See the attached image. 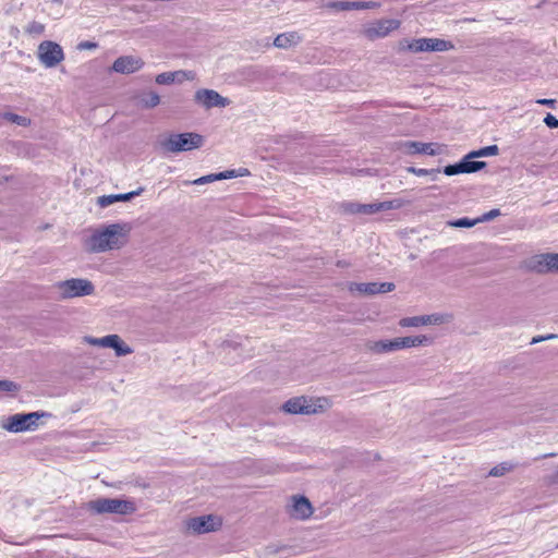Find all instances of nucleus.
Instances as JSON below:
<instances>
[{
  "label": "nucleus",
  "instance_id": "nucleus-33",
  "mask_svg": "<svg viewBox=\"0 0 558 558\" xmlns=\"http://www.w3.org/2000/svg\"><path fill=\"white\" fill-rule=\"evenodd\" d=\"M498 216H500V210L492 209L488 213H485L482 216H480L478 220H480V222H486V221H490V220L497 218Z\"/></svg>",
  "mask_w": 558,
  "mask_h": 558
},
{
  "label": "nucleus",
  "instance_id": "nucleus-46",
  "mask_svg": "<svg viewBox=\"0 0 558 558\" xmlns=\"http://www.w3.org/2000/svg\"><path fill=\"white\" fill-rule=\"evenodd\" d=\"M555 477H556V481H558V472L556 473Z\"/></svg>",
  "mask_w": 558,
  "mask_h": 558
},
{
  "label": "nucleus",
  "instance_id": "nucleus-44",
  "mask_svg": "<svg viewBox=\"0 0 558 558\" xmlns=\"http://www.w3.org/2000/svg\"><path fill=\"white\" fill-rule=\"evenodd\" d=\"M83 46L86 47V48H94V47H96V44H94V43H85V44H83Z\"/></svg>",
  "mask_w": 558,
  "mask_h": 558
},
{
  "label": "nucleus",
  "instance_id": "nucleus-39",
  "mask_svg": "<svg viewBox=\"0 0 558 558\" xmlns=\"http://www.w3.org/2000/svg\"><path fill=\"white\" fill-rule=\"evenodd\" d=\"M359 204H354V203H349V204H344L343 207L345 208L347 211L349 213H353V214H360L357 210H356V206Z\"/></svg>",
  "mask_w": 558,
  "mask_h": 558
},
{
  "label": "nucleus",
  "instance_id": "nucleus-36",
  "mask_svg": "<svg viewBox=\"0 0 558 558\" xmlns=\"http://www.w3.org/2000/svg\"><path fill=\"white\" fill-rule=\"evenodd\" d=\"M328 7L342 11L352 10L351 2H333L330 3Z\"/></svg>",
  "mask_w": 558,
  "mask_h": 558
},
{
  "label": "nucleus",
  "instance_id": "nucleus-41",
  "mask_svg": "<svg viewBox=\"0 0 558 558\" xmlns=\"http://www.w3.org/2000/svg\"><path fill=\"white\" fill-rule=\"evenodd\" d=\"M352 10H364L366 9L365 2H351Z\"/></svg>",
  "mask_w": 558,
  "mask_h": 558
},
{
  "label": "nucleus",
  "instance_id": "nucleus-40",
  "mask_svg": "<svg viewBox=\"0 0 558 558\" xmlns=\"http://www.w3.org/2000/svg\"><path fill=\"white\" fill-rule=\"evenodd\" d=\"M536 102L539 104V105L554 107L555 104H556V100H554V99H545L544 98V99H538Z\"/></svg>",
  "mask_w": 558,
  "mask_h": 558
},
{
  "label": "nucleus",
  "instance_id": "nucleus-7",
  "mask_svg": "<svg viewBox=\"0 0 558 558\" xmlns=\"http://www.w3.org/2000/svg\"><path fill=\"white\" fill-rule=\"evenodd\" d=\"M38 59L46 68H53L64 59V53L60 45L45 40L38 46Z\"/></svg>",
  "mask_w": 558,
  "mask_h": 558
},
{
  "label": "nucleus",
  "instance_id": "nucleus-37",
  "mask_svg": "<svg viewBox=\"0 0 558 558\" xmlns=\"http://www.w3.org/2000/svg\"><path fill=\"white\" fill-rule=\"evenodd\" d=\"M544 123L548 126V128H558V119H556L553 114L550 113H547V116L544 118Z\"/></svg>",
  "mask_w": 558,
  "mask_h": 558
},
{
  "label": "nucleus",
  "instance_id": "nucleus-35",
  "mask_svg": "<svg viewBox=\"0 0 558 558\" xmlns=\"http://www.w3.org/2000/svg\"><path fill=\"white\" fill-rule=\"evenodd\" d=\"M144 101H145L146 107L153 108V107H156L160 102V98H159L158 94L150 93Z\"/></svg>",
  "mask_w": 558,
  "mask_h": 558
},
{
  "label": "nucleus",
  "instance_id": "nucleus-45",
  "mask_svg": "<svg viewBox=\"0 0 558 558\" xmlns=\"http://www.w3.org/2000/svg\"><path fill=\"white\" fill-rule=\"evenodd\" d=\"M556 456H557V453L550 452V453L544 454L543 458H553V457H556Z\"/></svg>",
  "mask_w": 558,
  "mask_h": 558
},
{
  "label": "nucleus",
  "instance_id": "nucleus-5",
  "mask_svg": "<svg viewBox=\"0 0 558 558\" xmlns=\"http://www.w3.org/2000/svg\"><path fill=\"white\" fill-rule=\"evenodd\" d=\"M427 342L428 339L425 336L401 337L393 340L377 341L373 344L372 350L377 353H381L397 351L404 348L420 347Z\"/></svg>",
  "mask_w": 558,
  "mask_h": 558
},
{
  "label": "nucleus",
  "instance_id": "nucleus-32",
  "mask_svg": "<svg viewBox=\"0 0 558 558\" xmlns=\"http://www.w3.org/2000/svg\"><path fill=\"white\" fill-rule=\"evenodd\" d=\"M477 223H480L478 217L474 218V219H470V218L456 219V228H471Z\"/></svg>",
  "mask_w": 558,
  "mask_h": 558
},
{
  "label": "nucleus",
  "instance_id": "nucleus-2",
  "mask_svg": "<svg viewBox=\"0 0 558 558\" xmlns=\"http://www.w3.org/2000/svg\"><path fill=\"white\" fill-rule=\"evenodd\" d=\"M118 225H111L104 231L94 233L89 239V246L93 252H105L118 248L122 245V236Z\"/></svg>",
  "mask_w": 558,
  "mask_h": 558
},
{
  "label": "nucleus",
  "instance_id": "nucleus-18",
  "mask_svg": "<svg viewBox=\"0 0 558 558\" xmlns=\"http://www.w3.org/2000/svg\"><path fill=\"white\" fill-rule=\"evenodd\" d=\"M289 512L295 519L305 520L312 515L313 508L307 498L303 496L293 497V505Z\"/></svg>",
  "mask_w": 558,
  "mask_h": 558
},
{
  "label": "nucleus",
  "instance_id": "nucleus-34",
  "mask_svg": "<svg viewBox=\"0 0 558 558\" xmlns=\"http://www.w3.org/2000/svg\"><path fill=\"white\" fill-rule=\"evenodd\" d=\"M17 389V386L13 381L0 380V391L12 392L16 391Z\"/></svg>",
  "mask_w": 558,
  "mask_h": 558
},
{
  "label": "nucleus",
  "instance_id": "nucleus-9",
  "mask_svg": "<svg viewBox=\"0 0 558 558\" xmlns=\"http://www.w3.org/2000/svg\"><path fill=\"white\" fill-rule=\"evenodd\" d=\"M530 268L538 274L558 272V253H543L530 259Z\"/></svg>",
  "mask_w": 558,
  "mask_h": 558
},
{
  "label": "nucleus",
  "instance_id": "nucleus-6",
  "mask_svg": "<svg viewBox=\"0 0 558 558\" xmlns=\"http://www.w3.org/2000/svg\"><path fill=\"white\" fill-rule=\"evenodd\" d=\"M47 415L41 412H32L27 414H14L8 418L4 428L9 432L20 433L25 430H34L38 426V420Z\"/></svg>",
  "mask_w": 558,
  "mask_h": 558
},
{
  "label": "nucleus",
  "instance_id": "nucleus-12",
  "mask_svg": "<svg viewBox=\"0 0 558 558\" xmlns=\"http://www.w3.org/2000/svg\"><path fill=\"white\" fill-rule=\"evenodd\" d=\"M87 341L94 345L112 348L118 356L128 355L133 352L118 335H109L102 338H87Z\"/></svg>",
  "mask_w": 558,
  "mask_h": 558
},
{
  "label": "nucleus",
  "instance_id": "nucleus-22",
  "mask_svg": "<svg viewBox=\"0 0 558 558\" xmlns=\"http://www.w3.org/2000/svg\"><path fill=\"white\" fill-rule=\"evenodd\" d=\"M140 192H130L125 194H111L104 195L98 198V205L100 207H107L116 202H126L130 201L134 195H138Z\"/></svg>",
  "mask_w": 558,
  "mask_h": 558
},
{
  "label": "nucleus",
  "instance_id": "nucleus-26",
  "mask_svg": "<svg viewBox=\"0 0 558 558\" xmlns=\"http://www.w3.org/2000/svg\"><path fill=\"white\" fill-rule=\"evenodd\" d=\"M515 468V464L511 463V462H501L499 463L498 465L494 466L490 471H489V476H494V477H500V476H504L505 474L513 471Z\"/></svg>",
  "mask_w": 558,
  "mask_h": 558
},
{
  "label": "nucleus",
  "instance_id": "nucleus-38",
  "mask_svg": "<svg viewBox=\"0 0 558 558\" xmlns=\"http://www.w3.org/2000/svg\"><path fill=\"white\" fill-rule=\"evenodd\" d=\"M555 338H558V335L549 333L547 336H538V337H534L532 339L531 343L534 344V343H538L544 340H549V339H555Z\"/></svg>",
  "mask_w": 558,
  "mask_h": 558
},
{
  "label": "nucleus",
  "instance_id": "nucleus-17",
  "mask_svg": "<svg viewBox=\"0 0 558 558\" xmlns=\"http://www.w3.org/2000/svg\"><path fill=\"white\" fill-rule=\"evenodd\" d=\"M393 289L395 284L392 282L353 283L350 287L351 291H359L360 293L365 294L386 293L392 291Z\"/></svg>",
  "mask_w": 558,
  "mask_h": 558
},
{
  "label": "nucleus",
  "instance_id": "nucleus-8",
  "mask_svg": "<svg viewBox=\"0 0 558 558\" xmlns=\"http://www.w3.org/2000/svg\"><path fill=\"white\" fill-rule=\"evenodd\" d=\"M58 287L64 298L84 296L94 292V286L85 279L65 280L60 282Z\"/></svg>",
  "mask_w": 558,
  "mask_h": 558
},
{
  "label": "nucleus",
  "instance_id": "nucleus-21",
  "mask_svg": "<svg viewBox=\"0 0 558 558\" xmlns=\"http://www.w3.org/2000/svg\"><path fill=\"white\" fill-rule=\"evenodd\" d=\"M248 173H250V171L247 169H241L239 173H236L234 170H228V171H223V172H220L217 174L202 177V178L195 180L194 183L203 184L206 182H213L215 180L230 179V178H234L238 175H247Z\"/></svg>",
  "mask_w": 558,
  "mask_h": 558
},
{
  "label": "nucleus",
  "instance_id": "nucleus-13",
  "mask_svg": "<svg viewBox=\"0 0 558 558\" xmlns=\"http://www.w3.org/2000/svg\"><path fill=\"white\" fill-rule=\"evenodd\" d=\"M398 20H380L365 28L364 34L368 39L387 36L390 32L399 28Z\"/></svg>",
  "mask_w": 558,
  "mask_h": 558
},
{
  "label": "nucleus",
  "instance_id": "nucleus-15",
  "mask_svg": "<svg viewBox=\"0 0 558 558\" xmlns=\"http://www.w3.org/2000/svg\"><path fill=\"white\" fill-rule=\"evenodd\" d=\"M404 205L402 199H392L378 202L373 204H362L356 206V210L361 214L372 215L383 210H391L401 208Z\"/></svg>",
  "mask_w": 558,
  "mask_h": 558
},
{
  "label": "nucleus",
  "instance_id": "nucleus-29",
  "mask_svg": "<svg viewBox=\"0 0 558 558\" xmlns=\"http://www.w3.org/2000/svg\"><path fill=\"white\" fill-rule=\"evenodd\" d=\"M45 24L37 21H32L25 27V33L29 36H40L45 33Z\"/></svg>",
  "mask_w": 558,
  "mask_h": 558
},
{
  "label": "nucleus",
  "instance_id": "nucleus-27",
  "mask_svg": "<svg viewBox=\"0 0 558 558\" xmlns=\"http://www.w3.org/2000/svg\"><path fill=\"white\" fill-rule=\"evenodd\" d=\"M422 155H441L446 150V146L439 143H423Z\"/></svg>",
  "mask_w": 558,
  "mask_h": 558
},
{
  "label": "nucleus",
  "instance_id": "nucleus-31",
  "mask_svg": "<svg viewBox=\"0 0 558 558\" xmlns=\"http://www.w3.org/2000/svg\"><path fill=\"white\" fill-rule=\"evenodd\" d=\"M4 118L10 122H13V123H16V124L23 125V126H26L31 123V120L28 118L22 117V116L15 114V113H7L4 116Z\"/></svg>",
  "mask_w": 558,
  "mask_h": 558
},
{
  "label": "nucleus",
  "instance_id": "nucleus-3",
  "mask_svg": "<svg viewBox=\"0 0 558 558\" xmlns=\"http://www.w3.org/2000/svg\"><path fill=\"white\" fill-rule=\"evenodd\" d=\"M203 144V136L196 133H181L170 135L162 146L166 150L171 153L186 151L201 147Z\"/></svg>",
  "mask_w": 558,
  "mask_h": 558
},
{
  "label": "nucleus",
  "instance_id": "nucleus-19",
  "mask_svg": "<svg viewBox=\"0 0 558 558\" xmlns=\"http://www.w3.org/2000/svg\"><path fill=\"white\" fill-rule=\"evenodd\" d=\"M442 322H444V317L441 315L433 314V315L405 317V318H402L399 324L402 327H418V326H424V325L441 324Z\"/></svg>",
  "mask_w": 558,
  "mask_h": 558
},
{
  "label": "nucleus",
  "instance_id": "nucleus-30",
  "mask_svg": "<svg viewBox=\"0 0 558 558\" xmlns=\"http://www.w3.org/2000/svg\"><path fill=\"white\" fill-rule=\"evenodd\" d=\"M408 171L417 175V177H423V175H434L436 177L440 170L439 169H423V168H414V167H409L408 168Z\"/></svg>",
  "mask_w": 558,
  "mask_h": 558
},
{
  "label": "nucleus",
  "instance_id": "nucleus-43",
  "mask_svg": "<svg viewBox=\"0 0 558 558\" xmlns=\"http://www.w3.org/2000/svg\"><path fill=\"white\" fill-rule=\"evenodd\" d=\"M366 9H375L379 7V3L377 2H365Z\"/></svg>",
  "mask_w": 558,
  "mask_h": 558
},
{
  "label": "nucleus",
  "instance_id": "nucleus-14",
  "mask_svg": "<svg viewBox=\"0 0 558 558\" xmlns=\"http://www.w3.org/2000/svg\"><path fill=\"white\" fill-rule=\"evenodd\" d=\"M143 65L144 61L141 58L123 56L113 62L112 70L117 73L130 74L138 71Z\"/></svg>",
  "mask_w": 558,
  "mask_h": 558
},
{
  "label": "nucleus",
  "instance_id": "nucleus-42",
  "mask_svg": "<svg viewBox=\"0 0 558 558\" xmlns=\"http://www.w3.org/2000/svg\"><path fill=\"white\" fill-rule=\"evenodd\" d=\"M445 174L447 175H453V165H448L444 169Z\"/></svg>",
  "mask_w": 558,
  "mask_h": 558
},
{
  "label": "nucleus",
  "instance_id": "nucleus-25",
  "mask_svg": "<svg viewBox=\"0 0 558 558\" xmlns=\"http://www.w3.org/2000/svg\"><path fill=\"white\" fill-rule=\"evenodd\" d=\"M298 40L299 36L296 33H286L278 35L274 40V45L278 48H288Z\"/></svg>",
  "mask_w": 558,
  "mask_h": 558
},
{
  "label": "nucleus",
  "instance_id": "nucleus-20",
  "mask_svg": "<svg viewBox=\"0 0 558 558\" xmlns=\"http://www.w3.org/2000/svg\"><path fill=\"white\" fill-rule=\"evenodd\" d=\"M476 157H471V151L459 162L456 163V174L459 173H473L483 169L486 163L484 161L474 160Z\"/></svg>",
  "mask_w": 558,
  "mask_h": 558
},
{
  "label": "nucleus",
  "instance_id": "nucleus-16",
  "mask_svg": "<svg viewBox=\"0 0 558 558\" xmlns=\"http://www.w3.org/2000/svg\"><path fill=\"white\" fill-rule=\"evenodd\" d=\"M196 100L207 108L225 107L228 100L213 89H202L195 95Z\"/></svg>",
  "mask_w": 558,
  "mask_h": 558
},
{
  "label": "nucleus",
  "instance_id": "nucleus-10",
  "mask_svg": "<svg viewBox=\"0 0 558 558\" xmlns=\"http://www.w3.org/2000/svg\"><path fill=\"white\" fill-rule=\"evenodd\" d=\"M405 48L412 52L444 51L450 48V44L438 38H420L410 41Z\"/></svg>",
  "mask_w": 558,
  "mask_h": 558
},
{
  "label": "nucleus",
  "instance_id": "nucleus-1",
  "mask_svg": "<svg viewBox=\"0 0 558 558\" xmlns=\"http://www.w3.org/2000/svg\"><path fill=\"white\" fill-rule=\"evenodd\" d=\"M87 509L95 513L131 514L136 511V505L132 500L116 498H98L86 505Z\"/></svg>",
  "mask_w": 558,
  "mask_h": 558
},
{
  "label": "nucleus",
  "instance_id": "nucleus-23",
  "mask_svg": "<svg viewBox=\"0 0 558 558\" xmlns=\"http://www.w3.org/2000/svg\"><path fill=\"white\" fill-rule=\"evenodd\" d=\"M178 76H184L186 78H193L194 74L192 72H184V71H178V72H165L161 74H158L156 76V83L157 84H171L174 82L175 77Z\"/></svg>",
  "mask_w": 558,
  "mask_h": 558
},
{
  "label": "nucleus",
  "instance_id": "nucleus-28",
  "mask_svg": "<svg viewBox=\"0 0 558 558\" xmlns=\"http://www.w3.org/2000/svg\"><path fill=\"white\" fill-rule=\"evenodd\" d=\"M498 153H499V147L497 145H490V146H486V147H483L477 150H472L471 157L481 158V157H487V156H496V155H498Z\"/></svg>",
  "mask_w": 558,
  "mask_h": 558
},
{
  "label": "nucleus",
  "instance_id": "nucleus-24",
  "mask_svg": "<svg viewBox=\"0 0 558 558\" xmlns=\"http://www.w3.org/2000/svg\"><path fill=\"white\" fill-rule=\"evenodd\" d=\"M423 143L416 141H405L399 144V149L405 155H422Z\"/></svg>",
  "mask_w": 558,
  "mask_h": 558
},
{
  "label": "nucleus",
  "instance_id": "nucleus-4",
  "mask_svg": "<svg viewBox=\"0 0 558 558\" xmlns=\"http://www.w3.org/2000/svg\"><path fill=\"white\" fill-rule=\"evenodd\" d=\"M328 407L329 401L325 398H318L316 401H313L304 397H296L288 400L283 404V410L292 414H313Z\"/></svg>",
  "mask_w": 558,
  "mask_h": 558
},
{
  "label": "nucleus",
  "instance_id": "nucleus-11",
  "mask_svg": "<svg viewBox=\"0 0 558 558\" xmlns=\"http://www.w3.org/2000/svg\"><path fill=\"white\" fill-rule=\"evenodd\" d=\"M221 525V518L213 514L192 518L187 523L189 529L198 534L217 531Z\"/></svg>",
  "mask_w": 558,
  "mask_h": 558
}]
</instances>
